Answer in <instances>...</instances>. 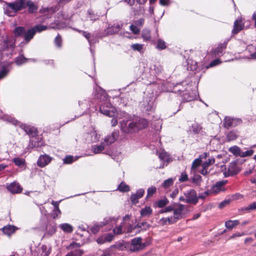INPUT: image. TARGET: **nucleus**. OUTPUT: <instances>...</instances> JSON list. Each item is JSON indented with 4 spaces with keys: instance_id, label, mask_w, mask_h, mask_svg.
<instances>
[{
    "instance_id": "obj_51",
    "label": "nucleus",
    "mask_w": 256,
    "mask_h": 256,
    "mask_svg": "<svg viewBox=\"0 0 256 256\" xmlns=\"http://www.w3.org/2000/svg\"><path fill=\"white\" fill-rule=\"evenodd\" d=\"M120 28V26L118 24L116 26H112L110 28V30H109V32H110L111 34L116 32L119 31Z\"/></svg>"
},
{
    "instance_id": "obj_6",
    "label": "nucleus",
    "mask_w": 256,
    "mask_h": 256,
    "mask_svg": "<svg viewBox=\"0 0 256 256\" xmlns=\"http://www.w3.org/2000/svg\"><path fill=\"white\" fill-rule=\"evenodd\" d=\"M187 212V209L184 205L181 204H174V216H172V218L176 222L178 220L182 218Z\"/></svg>"
},
{
    "instance_id": "obj_2",
    "label": "nucleus",
    "mask_w": 256,
    "mask_h": 256,
    "mask_svg": "<svg viewBox=\"0 0 256 256\" xmlns=\"http://www.w3.org/2000/svg\"><path fill=\"white\" fill-rule=\"evenodd\" d=\"M96 96L100 100L104 101L100 108V112L110 117L115 116L116 114V110L115 108L111 106L109 100H108L106 92L100 88Z\"/></svg>"
},
{
    "instance_id": "obj_55",
    "label": "nucleus",
    "mask_w": 256,
    "mask_h": 256,
    "mask_svg": "<svg viewBox=\"0 0 256 256\" xmlns=\"http://www.w3.org/2000/svg\"><path fill=\"white\" fill-rule=\"evenodd\" d=\"M20 126L24 128V130L28 133V134H32L33 132V128H29L28 126H26L24 124H21Z\"/></svg>"
},
{
    "instance_id": "obj_26",
    "label": "nucleus",
    "mask_w": 256,
    "mask_h": 256,
    "mask_svg": "<svg viewBox=\"0 0 256 256\" xmlns=\"http://www.w3.org/2000/svg\"><path fill=\"white\" fill-rule=\"evenodd\" d=\"M228 151L236 156H241L242 150L238 146H234L228 148Z\"/></svg>"
},
{
    "instance_id": "obj_46",
    "label": "nucleus",
    "mask_w": 256,
    "mask_h": 256,
    "mask_svg": "<svg viewBox=\"0 0 256 256\" xmlns=\"http://www.w3.org/2000/svg\"><path fill=\"white\" fill-rule=\"evenodd\" d=\"M77 159V158H74L72 156H66L64 160V162L65 164H70L76 160Z\"/></svg>"
},
{
    "instance_id": "obj_23",
    "label": "nucleus",
    "mask_w": 256,
    "mask_h": 256,
    "mask_svg": "<svg viewBox=\"0 0 256 256\" xmlns=\"http://www.w3.org/2000/svg\"><path fill=\"white\" fill-rule=\"evenodd\" d=\"M238 220H228L225 222V226L228 230H232L240 224Z\"/></svg>"
},
{
    "instance_id": "obj_18",
    "label": "nucleus",
    "mask_w": 256,
    "mask_h": 256,
    "mask_svg": "<svg viewBox=\"0 0 256 256\" xmlns=\"http://www.w3.org/2000/svg\"><path fill=\"white\" fill-rule=\"evenodd\" d=\"M8 190L12 193L16 194L21 192L22 188L20 185L16 182H12L7 186Z\"/></svg>"
},
{
    "instance_id": "obj_8",
    "label": "nucleus",
    "mask_w": 256,
    "mask_h": 256,
    "mask_svg": "<svg viewBox=\"0 0 256 256\" xmlns=\"http://www.w3.org/2000/svg\"><path fill=\"white\" fill-rule=\"evenodd\" d=\"M116 218H112L111 217L105 218L103 221L100 222V224H95L91 228V230L94 234L97 233L100 228L102 226L106 225L108 224H110L113 226L114 224H116Z\"/></svg>"
},
{
    "instance_id": "obj_30",
    "label": "nucleus",
    "mask_w": 256,
    "mask_h": 256,
    "mask_svg": "<svg viewBox=\"0 0 256 256\" xmlns=\"http://www.w3.org/2000/svg\"><path fill=\"white\" fill-rule=\"evenodd\" d=\"M9 69L8 66L4 64H0V78L4 77L8 73Z\"/></svg>"
},
{
    "instance_id": "obj_19",
    "label": "nucleus",
    "mask_w": 256,
    "mask_h": 256,
    "mask_svg": "<svg viewBox=\"0 0 256 256\" xmlns=\"http://www.w3.org/2000/svg\"><path fill=\"white\" fill-rule=\"evenodd\" d=\"M43 146V142L40 137H33L30 140L29 146L30 148L34 147H40Z\"/></svg>"
},
{
    "instance_id": "obj_59",
    "label": "nucleus",
    "mask_w": 256,
    "mask_h": 256,
    "mask_svg": "<svg viewBox=\"0 0 256 256\" xmlns=\"http://www.w3.org/2000/svg\"><path fill=\"white\" fill-rule=\"evenodd\" d=\"M144 190L142 189V188H140V189L136 191V193L134 194H136L138 197L139 198H141L143 196V195L144 194Z\"/></svg>"
},
{
    "instance_id": "obj_44",
    "label": "nucleus",
    "mask_w": 256,
    "mask_h": 256,
    "mask_svg": "<svg viewBox=\"0 0 256 256\" xmlns=\"http://www.w3.org/2000/svg\"><path fill=\"white\" fill-rule=\"evenodd\" d=\"M254 152V150L252 148H250L245 152H242L241 158H244L246 156H250L252 155Z\"/></svg>"
},
{
    "instance_id": "obj_20",
    "label": "nucleus",
    "mask_w": 256,
    "mask_h": 256,
    "mask_svg": "<svg viewBox=\"0 0 256 256\" xmlns=\"http://www.w3.org/2000/svg\"><path fill=\"white\" fill-rule=\"evenodd\" d=\"M14 46V42L12 40L7 38L4 42L3 50H8L12 51Z\"/></svg>"
},
{
    "instance_id": "obj_41",
    "label": "nucleus",
    "mask_w": 256,
    "mask_h": 256,
    "mask_svg": "<svg viewBox=\"0 0 256 256\" xmlns=\"http://www.w3.org/2000/svg\"><path fill=\"white\" fill-rule=\"evenodd\" d=\"M130 47L134 50L140 52L143 49L144 45L142 44H135L131 45Z\"/></svg>"
},
{
    "instance_id": "obj_7",
    "label": "nucleus",
    "mask_w": 256,
    "mask_h": 256,
    "mask_svg": "<svg viewBox=\"0 0 256 256\" xmlns=\"http://www.w3.org/2000/svg\"><path fill=\"white\" fill-rule=\"evenodd\" d=\"M180 200L184 202L196 204L198 201L196 192L194 190H190L184 193V196H181Z\"/></svg>"
},
{
    "instance_id": "obj_5",
    "label": "nucleus",
    "mask_w": 256,
    "mask_h": 256,
    "mask_svg": "<svg viewBox=\"0 0 256 256\" xmlns=\"http://www.w3.org/2000/svg\"><path fill=\"white\" fill-rule=\"evenodd\" d=\"M112 218V217H111ZM116 218V224H114L113 226L110 224H108L110 225L112 228V231L114 234H122L123 232H126V228L131 225L130 223V216L129 215H126L123 218V222H122L120 224H118V221L119 218Z\"/></svg>"
},
{
    "instance_id": "obj_63",
    "label": "nucleus",
    "mask_w": 256,
    "mask_h": 256,
    "mask_svg": "<svg viewBox=\"0 0 256 256\" xmlns=\"http://www.w3.org/2000/svg\"><path fill=\"white\" fill-rule=\"evenodd\" d=\"M80 247V244H77L76 242H72L71 243L70 246H68V248L70 250H72L75 248H78Z\"/></svg>"
},
{
    "instance_id": "obj_27",
    "label": "nucleus",
    "mask_w": 256,
    "mask_h": 256,
    "mask_svg": "<svg viewBox=\"0 0 256 256\" xmlns=\"http://www.w3.org/2000/svg\"><path fill=\"white\" fill-rule=\"evenodd\" d=\"M158 157L162 161L166 162V164L171 161V158L169 155L164 151L160 152L158 154Z\"/></svg>"
},
{
    "instance_id": "obj_32",
    "label": "nucleus",
    "mask_w": 256,
    "mask_h": 256,
    "mask_svg": "<svg viewBox=\"0 0 256 256\" xmlns=\"http://www.w3.org/2000/svg\"><path fill=\"white\" fill-rule=\"evenodd\" d=\"M59 227L65 232H71L73 230L72 226L67 223L61 224Z\"/></svg>"
},
{
    "instance_id": "obj_22",
    "label": "nucleus",
    "mask_w": 256,
    "mask_h": 256,
    "mask_svg": "<svg viewBox=\"0 0 256 256\" xmlns=\"http://www.w3.org/2000/svg\"><path fill=\"white\" fill-rule=\"evenodd\" d=\"M158 224L161 226H164L167 224H171L175 222L173 220L172 216L167 218H162L158 221Z\"/></svg>"
},
{
    "instance_id": "obj_48",
    "label": "nucleus",
    "mask_w": 256,
    "mask_h": 256,
    "mask_svg": "<svg viewBox=\"0 0 256 256\" xmlns=\"http://www.w3.org/2000/svg\"><path fill=\"white\" fill-rule=\"evenodd\" d=\"M192 128L193 132L195 134H198L202 130L201 126L197 124H194L192 126Z\"/></svg>"
},
{
    "instance_id": "obj_40",
    "label": "nucleus",
    "mask_w": 256,
    "mask_h": 256,
    "mask_svg": "<svg viewBox=\"0 0 256 256\" xmlns=\"http://www.w3.org/2000/svg\"><path fill=\"white\" fill-rule=\"evenodd\" d=\"M119 191L122 192H126L130 190V187L128 185L126 184L124 182H121L118 187Z\"/></svg>"
},
{
    "instance_id": "obj_61",
    "label": "nucleus",
    "mask_w": 256,
    "mask_h": 256,
    "mask_svg": "<svg viewBox=\"0 0 256 256\" xmlns=\"http://www.w3.org/2000/svg\"><path fill=\"white\" fill-rule=\"evenodd\" d=\"M144 20L142 18L137 20H136L134 22V24H135L138 26H142L144 24Z\"/></svg>"
},
{
    "instance_id": "obj_24",
    "label": "nucleus",
    "mask_w": 256,
    "mask_h": 256,
    "mask_svg": "<svg viewBox=\"0 0 256 256\" xmlns=\"http://www.w3.org/2000/svg\"><path fill=\"white\" fill-rule=\"evenodd\" d=\"M0 119H2L4 121L11 122L14 125H17L19 123V122L17 120H15L14 118H12L11 116L7 115V114H0Z\"/></svg>"
},
{
    "instance_id": "obj_35",
    "label": "nucleus",
    "mask_w": 256,
    "mask_h": 256,
    "mask_svg": "<svg viewBox=\"0 0 256 256\" xmlns=\"http://www.w3.org/2000/svg\"><path fill=\"white\" fill-rule=\"evenodd\" d=\"M142 37L144 41H148L151 38L150 31L148 29H144L142 32Z\"/></svg>"
},
{
    "instance_id": "obj_57",
    "label": "nucleus",
    "mask_w": 256,
    "mask_h": 256,
    "mask_svg": "<svg viewBox=\"0 0 256 256\" xmlns=\"http://www.w3.org/2000/svg\"><path fill=\"white\" fill-rule=\"evenodd\" d=\"M61 214L60 210L59 208H54L53 210L52 216L53 218H55L58 217Z\"/></svg>"
},
{
    "instance_id": "obj_3",
    "label": "nucleus",
    "mask_w": 256,
    "mask_h": 256,
    "mask_svg": "<svg viewBox=\"0 0 256 256\" xmlns=\"http://www.w3.org/2000/svg\"><path fill=\"white\" fill-rule=\"evenodd\" d=\"M118 135L117 132H114L112 134L106 136L100 144L92 146V151L94 154L100 153L104 150L106 146L111 144L116 140L118 138Z\"/></svg>"
},
{
    "instance_id": "obj_39",
    "label": "nucleus",
    "mask_w": 256,
    "mask_h": 256,
    "mask_svg": "<svg viewBox=\"0 0 256 256\" xmlns=\"http://www.w3.org/2000/svg\"><path fill=\"white\" fill-rule=\"evenodd\" d=\"M13 162L15 164L18 166H25L26 162L23 158H16L13 159Z\"/></svg>"
},
{
    "instance_id": "obj_31",
    "label": "nucleus",
    "mask_w": 256,
    "mask_h": 256,
    "mask_svg": "<svg viewBox=\"0 0 256 256\" xmlns=\"http://www.w3.org/2000/svg\"><path fill=\"white\" fill-rule=\"evenodd\" d=\"M88 20L92 21H94L99 18V15L96 14L92 10H89L87 12Z\"/></svg>"
},
{
    "instance_id": "obj_15",
    "label": "nucleus",
    "mask_w": 256,
    "mask_h": 256,
    "mask_svg": "<svg viewBox=\"0 0 256 256\" xmlns=\"http://www.w3.org/2000/svg\"><path fill=\"white\" fill-rule=\"evenodd\" d=\"M188 92H184L183 91L182 97L184 100L186 101H191L196 99L198 96V91L196 90H191Z\"/></svg>"
},
{
    "instance_id": "obj_14",
    "label": "nucleus",
    "mask_w": 256,
    "mask_h": 256,
    "mask_svg": "<svg viewBox=\"0 0 256 256\" xmlns=\"http://www.w3.org/2000/svg\"><path fill=\"white\" fill-rule=\"evenodd\" d=\"M52 158L47 154H43L40 156L37 164L38 166L43 168L48 165L51 162Z\"/></svg>"
},
{
    "instance_id": "obj_60",
    "label": "nucleus",
    "mask_w": 256,
    "mask_h": 256,
    "mask_svg": "<svg viewBox=\"0 0 256 256\" xmlns=\"http://www.w3.org/2000/svg\"><path fill=\"white\" fill-rule=\"evenodd\" d=\"M256 209V202L250 204L248 207L245 208L246 210H250Z\"/></svg>"
},
{
    "instance_id": "obj_29",
    "label": "nucleus",
    "mask_w": 256,
    "mask_h": 256,
    "mask_svg": "<svg viewBox=\"0 0 256 256\" xmlns=\"http://www.w3.org/2000/svg\"><path fill=\"white\" fill-rule=\"evenodd\" d=\"M36 34V30L33 28H30L28 30V32L24 34V40L28 42L32 38L34 34Z\"/></svg>"
},
{
    "instance_id": "obj_21",
    "label": "nucleus",
    "mask_w": 256,
    "mask_h": 256,
    "mask_svg": "<svg viewBox=\"0 0 256 256\" xmlns=\"http://www.w3.org/2000/svg\"><path fill=\"white\" fill-rule=\"evenodd\" d=\"M152 213V209L150 206H146L140 210V214L142 217L149 216Z\"/></svg>"
},
{
    "instance_id": "obj_17",
    "label": "nucleus",
    "mask_w": 256,
    "mask_h": 256,
    "mask_svg": "<svg viewBox=\"0 0 256 256\" xmlns=\"http://www.w3.org/2000/svg\"><path fill=\"white\" fill-rule=\"evenodd\" d=\"M51 252V248L46 245H42L38 248V252L35 256H48Z\"/></svg>"
},
{
    "instance_id": "obj_25",
    "label": "nucleus",
    "mask_w": 256,
    "mask_h": 256,
    "mask_svg": "<svg viewBox=\"0 0 256 256\" xmlns=\"http://www.w3.org/2000/svg\"><path fill=\"white\" fill-rule=\"evenodd\" d=\"M17 228L13 226L8 225L3 228L4 233L8 236L14 234Z\"/></svg>"
},
{
    "instance_id": "obj_33",
    "label": "nucleus",
    "mask_w": 256,
    "mask_h": 256,
    "mask_svg": "<svg viewBox=\"0 0 256 256\" xmlns=\"http://www.w3.org/2000/svg\"><path fill=\"white\" fill-rule=\"evenodd\" d=\"M30 60H31L26 58L23 56L22 55L16 58L15 60V62L17 65L20 66L24 64H25L27 62H28Z\"/></svg>"
},
{
    "instance_id": "obj_13",
    "label": "nucleus",
    "mask_w": 256,
    "mask_h": 256,
    "mask_svg": "<svg viewBox=\"0 0 256 256\" xmlns=\"http://www.w3.org/2000/svg\"><path fill=\"white\" fill-rule=\"evenodd\" d=\"M241 123V120L238 118H234L230 117H226L224 118V126L226 128L236 126Z\"/></svg>"
},
{
    "instance_id": "obj_45",
    "label": "nucleus",
    "mask_w": 256,
    "mask_h": 256,
    "mask_svg": "<svg viewBox=\"0 0 256 256\" xmlns=\"http://www.w3.org/2000/svg\"><path fill=\"white\" fill-rule=\"evenodd\" d=\"M173 183L174 180L172 178H170L164 181L162 186L164 188H166L172 185Z\"/></svg>"
},
{
    "instance_id": "obj_43",
    "label": "nucleus",
    "mask_w": 256,
    "mask_h": 256,
    "mask_svg": "<svg viewBox=\"0 0 256 256\" xmlns=\"http://www.w3.org/2000/svg\"><path fill=\"white\" fill-rule=\"evenodd\" d=\"M156 48L159 50H164L166 48V42L162 40L159 39L157 42Z\"/></svg>"
},
{
    "instance_id": "obj_12",
    "label": "nucleus",
    "mask_w": 256,
    "mask_h": 256,
    "mask_svg": "<svg viewBox=\"0 0 256 256\" xmlns=\"http://www.w3.org/2000/svg\"><path fill=\"white\" fill-rule=\"evenodd\" d=\"M226 181L218 182L210 190L206 191V195H208L211 194H216L219 192L220 191L223 190V186L226 184Z\"/></svg>"
},
{
    "instance_id": "obj_37",
    "label": "nucleus",
    "mask_w": 256,
    "mask_h": 256,
    "mask_svg": "<svg viewBox=\"0 0 256 256\" xmlns=\"http://www.w3.org/2000/svg\"><path fill=\"white\" fill-rule=\"evenodd\" d=\"M237 132H230L226 135V139L228 142L234 140H236L238 137Z\"/></svg>"
},
{
    "instance_id": "obj_58",
    "label": "nucleus",
    "mask_w": 256,
    "mask_h": 256,
    "mask_svg": "<svg viewBox=\"0 0 256 256\" xmlns=\"http://www.w3.org/2000/svg\"><path fill=\"white\" fill-rule=\"evenodd\" d=\"M139 198L138 197L136 194H132L130 196V200L133 204H136L138 202Z\"/></svg>"
},
{
    "instance_id": "obj_56",
    "label": "nucleus",
    "mask_w": 256,
    "mask_h": 256,
    "mask_svg": "<svg viewBox=\"0 0 256 256\" xmlns=\"http://www.w3.org/2000/svg\"><path fill=\"white\" fill-rule=\"evenodd\" d=\"M188 180V175L186 174L185 173H182L180 178H179V181L180 182H186V180Z\"/></svg>"
},
{
    "instance_id": "obj_34",
    "label": "nucleus",
    "mask_w": 256,
    "mask_h": 256,
    "mask_svg": "<svg viewBox=\"0 0 256 256\" xmlns=\"http://www.w3.org/2000/svg\"><path fill=\"white\" fill-rule=\"evenodd\" d=\"M201 164V158L196 159L192 162L191 170L193 172H196L197 168Z\"/></svg>"
},
{
    "instance_id": "obj_52",
    "label": "nucleus",
    "mask_w": 256,
    "mask_h": 256,
    "mask_svg": "<svg viewBox=\"0 0 256 256\" xmlns=\"http://www.w3.org/2000/svg\"><path fill=\"white\" fill-rule=\"evenodd\" d=\"M208 168V164H203L202 166V168L199 170V172L202 174L205 175L208 173L207 168Z\"/></svg>"
},
{
    "instance_id": "obj_38",
    "label": "nucleus",
    "mask_w": 256,
    "mask_h": 256,
    "mask_svg": "<svg viewBox=\"0 0 256 256\" xmlns=\"http://www.w3.org/2000/svg\"><path fill=\"white\" fill-rule=\"evenodd\" d=\"M25 30L24 27H16L14 30V34L16 36H21L24 34Z\"/></svg>"
},
{
    "instance_id": "obj_62",
    "label": "nucleus",
    "mask_w": 256,
    "mask_h": 256,
    "mask_svg": "<svg viewBox=\"0 0 256 256\" xmlns=\"http://www.w3.org/2000/svg\"><path fill=\"white\" fill-rule=\"evenodd\" d=\"M104 238H105V240H106V242H111L114 238V236L110 234H108L106 235H104Z\"/></svg>"
},
{
    "instance_id": "obj_11",
    "label": "nucleus",
    "mask_w": 256,
    "mask_h": 256,
    "mask_svg": "<svg viewBox=\"0 0 256 256\" xmlns=\"http://www.w3.org/2000/svg\"><path fill=\"white\" fill-rule=\"evenodd\" d=\"M144 246L145 245L142 242V238L138 237L132 240L130 250L135 252L142 249Z\"/></svg>"
},
{
    "instance_id": "obj_64",
    "label": "nucleus",
    "mask_w": 256,
    "mask_h": 256,
    "mask_svg": "<svg viewBox=\"0 0 256 256\" xmlns=\"http://www.w3.org/2000/svg\"><path fill=\"white\" fill-rule=\"evenodd\" d=\"M96 242L98 244H102L105 243L106 242V240H105V238H104V236H102L98 238L96 240Z\"/></svg>"
},
{
    "instance_id": "obj_36",
    "label": "nucleus",
    "mask_w": 256,
    "mask_h": 256,
    "mask_svg": "<svg viewBox=\"0 0 256 256\" xmlns=\"http://www.w3.org/2000/svg\"><path fill=\"white\" fill-rule=\"evenodd\" d=\"M26 5L28 7V10L31 12H34L38 9V8L30 0H26Z\"/></svg>"
},
{
    "instance_id": "obj_1",
    "label": "nucleus",
    "mask_w": 256,
    "mask_h": 256,
    "mask_svg": "<svg viewBox=\"0 0 256 256\" xmlns=\"http://www.w3.org/2000/svg\"><path fill=\"white\" fill-rule=\"evenodd\" d=\"M120 124L124 132L133 134L146 128L148 122L145 118L128 115L120 122Z\"/></svg>"
},
{
    "instance_id": "obj_16",
    "label": "nucleus",
    "mask_w": 256,
    "mask_h": 256,
    "mask_svg": "<svg viewBox=\"0 0 256 256\" xmlns=\"http://www.w3.org/2000/svg\"><path fill=\"white\" fill-rule=\"evenodd\" d=\"M244 26L242 24V18H238L235 20L234 22L232 34H238L239 32L242 30Z\"/></svg>"
},
{
    "instance_id": "obj_4",
    "label": "nucleus",
    "mask_w": 256,
    "mask_h": 256,
    "mask_svg": "<svg viewBox=\"0 0 256 256\" xmlns=\"http://www.w3.org/2000/svg\"><path fill=\"white\" fill-rule=\"evenodd\" d=\"M26 0H18L14 2L6 3L4 5V13L10 16H14L16 12L25 8Z\"/></svg>"
},
{
    "instance_id": "obj_49",
    "label": "nucleus",
    "mask_w": 256,
    "mask_h": 256,
    "mask_svg": "<svg viewBox=\"0 0 256 256\" xmlns=\"http://www.w3.org/2000/svg\"><path fill=\"white\" fill-rule=\"evenodd\" d=\"M47 28V26H42V25H37V26H36L33 29L34 30H36V32H41L42 31H44L46 30Z\"/></svg>"
},
{
    "instance_id": "obj_54",
    "label": "nucleus",
    "mask_w": 256,
    "mask_h": 256,
    "mask_svg": "<svg viewBox=\"0 0 256 256\" xmlns=\"http://www.w3.org/2000/svg\"><path fill=\"white\" fill-rule=\"evenodd\" d=\"M220 63V60L219 59H216V60L212 61L210 64L209 66L206 67V68H208L213 67L214 66L218 65Z\"/></svg>"
},
{
    "instance_id": "obj_10",
    "label": "nucleus",
    "mask_w": 256,
    "mask_h": 256,
    "mask_svg": "<svg viewBox=\"0 0 256 256\" xmlns=\"http://www.w3.org/2000/svg\"><path fill=\"white\" fill-rule=\"evenodd\" d=\"M84 137L88 142H96L99 141L100 134L94 129H92L90 132L85 134Z\"/></svg>"
},
{
    "instance_id": "obj_42",
    "label": "nucleus",
    "mask_w": 256,
    "mask_h": 256,
    "mask_svg": "<svg viewBox=\"0 0 256 256\" xmlns=\"http://www.w3.org/2000/svg\"><path fill=\"white\" fill-rule=\"evenodd\" d=\"M130 30L135 34H137L140 32V28H139L135 24H131L130 26Z\"/></svg>"
},
{
    "instance_id": "obj_9",
    "label": "nucleus",
    "mask_w": 256,
    "mask_h": 256,
    "mask_svg": "<svg viewBox=\"0 0 256 256\" xmlns=\"http://www.w3.org/2000/svg\"><path fill=\"white\" fill-rule=\"evenodd\" d=\"M150 227V224L147 222H142L134 226L132 224L130 225L126 230V232L129 234H136L140 232V229L142 230H146Z\"/></svg>"
},
{
    "instance_id": "obj_47",
    "label": "nucleus",
    "mask_w": 256,
    "mask_h": 256,
    "mask_svg": "<svg viewBox=\"0 0 256 256\" xmlns=\"http://www.w3.org/2000/svg\"><path fill=\"white\" fill-rule=\"evenodd\" d=\"M156 190L155 186H151L148 189L146 198L150 197L154 194Z\"/></svg>"
},
{
    "instance_id": "obj_53",
    "label": "nucleus",
    "mask_w": 256,
    "mask_h": 256,
    "mask_svg": "<svg viewBox=\"0 0 256 256\" xmlns=\"http://www.w3.org/2000/svg\"><path fill=\"white\" fill-rule=\"evenodd\" d=\"M54 44L58 48H60L62 46V39L60 36L58 35L54 40Z\"/></svg>"
},
{
    "instance_id": "obj_50",
    "label": "nucleus",
    "mask_w": 256,
    "mask_h": 256,
    "mask_svg": "<svg viewBox=\"0 0 256 256\" xmlns=\"http://www.w3.org/2000/svg\"><path fill=\"white\" fill-rule=\"evenodd\" d=\"M168 200L167 199L165 198V199H163V200H158L157 202V205H158V206L159 208H162L164 206H165L166 205L168 204Z\"/></svg>"
},
{
    "instance_id": "obj_28",
    "label": "nucleus",
    "mask_w": 256,
    "mask_h": 256,
    "mask_svg": "<svg viewBox=\"0 0 256 256\" xmlns=\"http://www.w3.org/2000/svg\"><path fill=\"white\" fill-rule=\"evenodd\" d=\"M56 11L53 8H42L40 10V12L44 14V16L46 18H48Z\"/></svg>"
}]
</instances>
